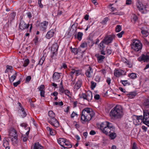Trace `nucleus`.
<instances>
[{"mask_svg":"<svg viewBox=\"0 0 149 149\" xmlns=\"http://www.w3.org/2000/svg\"><path fill=\"white\" fill-rule=\"evenodd\" d=\"M94 115L95 113L92 109L86 108L82 111L81 119L84 121H88L91 120Z\"/></svg>","mask_w":149,"mask_h":149,"instance_id":"obj_1","label":"nucleus"},{"mask_svg":"<svg viewBox=\"0 0 149 149\" xmlns=\"http://www.w3.org/2000/svg\"><path fill=\"white\" fill-rule=\"evenodd\" d=\"M123 109L122 106L117 105L111 111L110 115L112 118H121L123 115Z\"/></svg>","mask_w":149,"mask_h":149,"instance_id":"obj_2","label":"nucleus"},{"mask_svg":"<svg viewBox=\"0 0 149 149\" xmlns=\"http://www.w3.org/2000/svg\"><path fill=\"white\" fill-rule=\"evenodd\" d=\"M49 117L47 118L48 122L53 126L57 127L59 126V123L55 118V113L52 110L49 111L48 113Z\"/></svg>","mask_w":149,"mask_h":149,"instance_id":"obj_3","label":"nucleus"},{"mask_svg":"<svg viewBox=\"0 0 149 149\" xmlns=\"http://www.w3.org/2000/svg\"><path fill=\"white\" fill-rule=\"evenodd\" d=\"M131 48L136 52L140 51L142 47L141 42L138 40L134 39L133 43L131 44Z\"/></svg>","mask_w":149,"mask_h":149,"instance_id":"obj_4","label":"nucleus"},{"mask_svg":"<svg viewBox=\"0 0 149 149\" xmlns=\"http://www.w3.org/2000/svg\"><path fill=\"white\" fill-rule=\"evenodd\" d=\"M114 127L113 126L111 123L107 121L102 123L100 125V129L102 132L107 131V130H109Z\"/></svg>","mask_w":149,"mask_h":149,"instance_id":"obj_5","label":"nucleus"},{"mask_svg":"<svg viewBox=\"0 0 149 149\" xmlns=\"http://www.w3.org/2000/svg\"><path fill=\"white\" fill-rule=\"evenodd\" d=\"M115 35L113 34L107 35L104 38L103 42H104V43L105 44L108 45L112 42L113 40L115 38Z\"/></svg>","mask_w":149,"mask_h":149,"instance_id":"obj_6","label":"nucleus"},{"mask_svg":"<svg viewBox=\"0 0 149 149\" xmlns=\"http://www.w3.org/2000/svg\"><path fill=\"white\" fill-rule=\"evenodd\" d=\"M143 122L149 127V112L148 110L143 111Z\"/></svg>","mask_w":149,"mask_h":149,"instance_id":"obj_7","label":"nucleus"},{"mask_svg":"<svg viewBox=\"0 0 149 149\" xmlns=\"http://www.w3.org/2000/svg\"><path fill=\"white\" fill-rule=\"evenodd\" d=\"M139 61H143L145 62H149V53H148L146 55L142 54L138 58Z\"/></svg>","mask_w":149,"mask_h":149,"instance_id":"obj_8","label":"nucleus"},{"mask_svg":"<svg viewBox=\"0 0 149 149\" xmlns=\"http://www.w3.org/2000/svg\"><path fill=\"white\" fill-rule=\"evenodd\" d=\"M9 138H11L14 137L15 136H18L17 132L13 128H11L9 131Z\"/></svg>","mask_w":149,"mask_h":149,"instance_id":"obj_9","label":"nucleus"},{"mask_svg":"<svg viewBox=\"0 0 149 149\" xmlns=\"http://www.w3.org/2000/svg\"><path fill=\"white\" fill-rule=\"evenodd\" d=\"M126 72L121 69L117 70L114 72V75L117 77H119L120 76L125 75Z\"/></svg>","mask_w":149,"mask_h":149,"instance_id":"obj_10","label":"nucleus"},{"mask_svg":"<svg viewBox=\"0 0 149 149\" xmlns=\"http://www.w3.org/2000/svg\"><path fill=\"white\" fill-rule=\"evenodd\" d=\"M29 26L30 25L29 24H27L24 22L21 21L19 23V29L22 30H23L26 29H28Z\"/></svg>","mask_w":149,"mask_h":149,"instance_id":"obj_11","label":"nucleus"},{"mask_svg":"<svg viewBox=\"0 0 149 149\" xmlns=\"http://www.w3.org/2000/svg\"><path fill=\"white\" fill-rule=\"evenodd\" d=\"M93 69L91 67L89 66L88 68L86 70L85 74L87 77L88 78L92 77V74L93 73Z\"/></svg>","mask_w":149,"mask_h":149,"instance_id":"obj_12","label":"nucleus"},{"mask_svg":"<svg viewBox=\"0 0 149 149\" xmlns=\"http://www.w3.org/2000/svg\"><path fill=\"white\" fill-rule=\"evenodd\" d=\"M59 73L55 72L54 73L53 75V81L56 82L60 81V75Z\"/></svg>","mask_w":149,"mask_h":149,"instance_id":"obj_13","label":"nucleus"},{"mask_svg":"<svg viewBox=\"0 0 149 149\" xmlns=\"http://www.w3.org/2000/svg\"><path fill=\"white\" fill-rule=\"evenodd\" d=\"M58 46L57 43L53 44L51 49L52 54H56L58 49Z\"/></svg>","mask_w":149,"mask_h":149,"instance_id":"obj_14","label":"nucleus"},{"mask_svg":"<svg viewBox=\"0 0 149 149\" xmlns=\"http://www.w3.org/2000/svg\"><path fill=\"white\" fill-rule=\"evenodd\" d=\"M95 56L97 58V61L99 63H102L105 58V57L104 56L100 55L99 54H95Z\"/></svg>","mask_w":149,"mask_h":149,"instance_id":"obj_15","label":"nucleus"},{"mask_svg":"<svg viewBox=\"0 0 149 149\" xmlns=\"http://www.w3.org/2000/svg\"><path fill=\"white\" fill-rule=\"evenodd\" d=\"M48 24V22L46 21H44L41 24L40 27V29L42 31H44L47 28V26Z\"/></svg>","mask_w":149,"mask_h":149,"instance_id":"obj_16","label":"nucleus"},{"mask_svg":"<svg viewBox=\"0 0 149 149\" xmlns=\"http://www.w3.org/2000/svg\"><path fill=\"white\" fill-rule=\"evenodd\" d=\"M54 34V32L53 29H51L48 31L46 35V38L49 39L52 37Z\"/></svg>","mask_w":149,"mask_h":149,"instance_id":"obj_17","label":"nucleus"},{"mask_svg":"<svg viewBox=\"0 0 149 149\" xmlns=\"http://www.w3.org/2000/svg\"><path fill=\"white\" fill-rule=\"evenodd\" d=\"M67 139L65 138H60L57 140V141L59 144L62 147H63L65 143L66 142Z\"/></svg>","mask_w":149,"mask_h":149,"instance_id":"obj_18","label":"nucleus"},{"mask_svg":"<svg viewBox=\"0 0 149 149\" xmlns=\"http://www.w3.org/2000/svg\"><path fill=\"white\" fill-rule=\"evenodd\" d=\"M82 82L81 80H78L74 86V88L76 90H78L81 86Z\"/></svg>","mask_w":149,"mask_h":149,"instance_id":"obj_19","label":"nucleus"},{"mask_svg":"<svg viewBox=\"0 0 149 149\" xmlns=\"http://www.w3.org/2000/svg\"><path fill=\"white\" fill-rule=\"evenodd\" d=\"M86 50V49L83 50L81 49V51L78 52V54H76L77 56L76 57V58L77 59L82 58L83 57L84 53L85 51Z\"/></svg>","mask_w":149,"mask_h":149,"instance_id":"obj_20","label":"nucleus"},{"mask_svg":"<svg viewBox=\"0 0 149 149\" xmlns=\"http://www.w3.org/2000/svg\"><path fill=\"white\" fill-rule=\"evenodd\" d=\"M17 137L18 136H15L14 137L11 138V140L12 142V144L14 146L17 145L18 142Z\"/></svg>","mask_w":149,"mask_h":149,"instance_id":"obj_21","label":"nucleus"},{"mask_svg":"<svg viewBox=\"0 0 149 149\" xmlns=\"http://www.w3.org/2000/svg\"><path fill=\"white\" fill-rule=\"evenodd\" d=\"M64 145H65V146H64L63 147V148H71L72 146L70 142L68 140H67L64 144Z\"/></svg>","mask_w":149,"mask_h":149,"instance_id":"obj_22","label":"nucleus"},{"mask_svg":"<svg viewBox=\"0 0 149 149\" xmlns=\"http://www.w3.org/2000/svg\"><path fill=\"white\" fill-rule=\"evenodd\" d=\"M33 149H43V147L39 143H36L34 144Z\"/></svg>","mask_w":149,"mask_h":149,"instance_id":"obj_23","label":"nucleus"},{"mask_svg":"<svg viewBox=\"0 0 149 149\" xmlns=\"http://www.w3.org/2000/svg\"><path fill=\"white\" fill-rule=\"evenodd\" d=\"M9 140L6 138H5L3 141V146L6 147L9 146Z\"/></svg>","mask_w":149,"mask_h":149,"instance_id":"obj_24","label":"nucleus"},{"mask_svg":"<svg viewBox=\"0 0 149 149\" xmlns=\"http://www.w3.org/2000/svg\"><path fill=\"white\" fill-rule=\"evenodd\" d=\"M137 7L138 10L142 13H144L143 9V4L141 2L139 3L138 4L136 5Z\"/></svg>","mask_w":149,"mask_h":149,"instance_id":"obj_25","label":"nucleus"},{"mask_svg":"<svg viewBox=\"0 0 149 149\" xmlns=\"http://www.w3.org/2000/svg\"><path fill=\"white\" fill-rule=\"evenodd\" d=\"M134 116L136 118V121L137 123L140 122L139 120L141 121V122H143V117L142 116H137L136 115H134Z\"/></svg>","mask_w":149,"mask_h":149,"instance_id":"obj_26","label":"nucleus"},{"mask_svg":"<svg viewBox=\"0 0 149 149\" xmlns=\"http://www.w3.org/2000/svg\"><path fill=\"white\" fill-rule=\"evenodd\" d=\"M115 127L111 129V130H107V131H104L103 132H102L103 133L106 134V135H108L109 133L111 134V132H115Z\"/></svg>","mask_w":149,"mask_h":149,"instance_id":"obj_27","label":"nucleus"},{"mask_svg":"<svg viewBox=\"0 0 149 149\" xmlns=\"http://www.w3.org/2000/svg\"><path fill=\"white\" fill-rule=\"evenodd\" d=\"M126 95L130 99L133 98L136 95L135 93L134 92H130L129 93H126Z\"/></svg>","mask_w":149,"mask_h":149,"instance_id":"obj_28","label":"nucleus"},{"mask_svg":"<svg viewBox=\"0 0 149 149\" xmlns=\"http://www.w3.org/2000/svg\"><path fill=\"white\" fill-rule=\"evenodd\" d=\"M71 49H72V52L74 53L75 55H76L77 54H78V52H80L81 50V49L79 48L77 49L76 48H71Z\"/></svg>","mask_w":149,"mask_h":149,"instance_id":"obj_29","label":"nucleus"},{"mask_svg":"<svg viewBox=\"0 0 149 149\" xmlns=\"http://www.w3.org/2000/svg\"><path fill=\"white\" fill-rule=\"evenodd\" d=\"M17 76V74L16 72L15 74L12 75L11 77H10L9 76V81L11 83H12L14 81V80L16 79Z\"/></svg>","mask_w":149,"mask_h":149,"instance_id":"obj_30","label":"nucleus"},{"mask_svg":"<svg viewBox=\"0 0 149 149\" xmlns=\"http://www.w3.org/2000/svg\"><path fill=\"white\" fill-rule=\"evenodd\" d=\"M111 139H114L117 136L115 132H111L109 134Z\"/></svg>","mask_w":149,"mask_h":149,"instance_id":"obj_31","label":"nucleus"},{"mask_svg":"<svg viewBox=\"0 0 149 149\" xmlns=\"http://www.w3.org/2000/svg\"><path fill=\"white\" fill-rule=\"evenodd\" d=\"M92 98V94L91 91H90L87 94V100L89 102L91 100Z\"/></svg>","mask_w":149,"mask_h":149,"instance_id":"obj_32","label":"nucleus"},{"mask_svg":"<svg viewBox=\"0 0 149 149\" xmlns=\"http://www.w3.org/2000/svg\"><path fill=\"white\" fill-rule=\"evenodd\" d=\"M83 36V33L82 32H79L77 33V38L80 41Z\"/></svg>","mask_w":149,"mask_h":149,"instance_id":"obj_33","label":"nucleus"},{"mask_svg":"<svg viewBox=\"0 0 149 149\" xmlns=\"http://www.w3.org/2000/svg\"><path fill=\"white\" fill-rule=\"evenodd\" d=\"M78 23H74L71 26V29L69 31V33H70V31H71V29H73V30H74V29H75V32L77 30V27L78 26Z\"/></svg>","mask_w":149,"mask_h":149,"instance_id":"obj_34","label":"nucleus"},{"mask_svg":"<svg viewBox=\"0 0 149 149\" xmlns=\"http://www.w3.org/2000/svg\"><path fill=\"white\" fill-rule=\"evenodd\" d=\"M128 76L131 79H135L136 77V74L134 73H130L128 74Z\"/></svg>","mask_w":149,"mask_h":149,"instance_id":"obj_35","label":"nucleus"},{"mask_svg":"<svg viewBox=\"0 0 149 149\" xmlns=\"http://www.w3.org/2000/svg\"><path fill=\"white\" fill-rule=\"evenodd\" d=\"M141 33L145 37H147L149 35V33L148 32L144 30H141Z\"/></svg>","mask_w":149,"mask_h":149,"instance_id":"obj_36","label":"nucleus"},{"mask_svg":"<svg viewBox=\"0 0 149 149\" xmlns=\"http://www.w3.org/2000/svg\"><path fill=\"white\" fill-rule=\"evenodd\" d=\"M87 43L86 42H84L82 43L80 46V47H79V48H80L81 50V48H84L87 47Z\"/></svg>","mask_w":149,"mask_h":149,"instance_id":"obj_37","label":"nucleus"},{"mask_svg":"<svg viewBox=\"0 0 149 149\" xmlns=\"http://www.w3.org/2000/svg\"><path fill=\"white\" fill-rule=\"evenodd\" d=\"M122 27L120 25H118L116 28V31L117 32H119L121 30Z\"/></svg>","mask_w":149,"mask_h":149,"instance_id":"obj_38","label":"nucleus"},{"mask_svg":"<svg viewBox=\"0 0 149 149\" xmlns=\"http://www.w3.org/2000/svg\"><path fill=\"white\" fill-rule=\"evenodd\" d=\"M29 60L28 59H25L24 61V62L23 65V66L24 67H26L29 64Z\"/></svg>","mask_w":149,"mask_h":149,"instance_id":"obj_39","label":"nucleus"},{"mask_svg":"<svg viewBox=\"0 0 149 149\" xmlns=\"http://www.w3.org/2000/svg\"><path fill=\"white\" fill-rule=\"evenodd\" d=\"M45 59V58L44 56H43L40 59L39 63L38 64L42 65L43 64L44 61Z\"/></svg>","mask_w":149,"mask_h":149,"instance_id":"obj_40","label":"nucleus"},{"mask_svg":"<svg viewBox=\"0 0 149 149\" xmlns=\"http://www.w3.org/2000/svg\"><path fill=\"white\" fill-rule=\"evenodd\" d=\"M107 53L108 55H110L111 54L112 50L110 47H107L106 48Z\"/></svg>","mask_w":149,"mask_h":149,"instance_id":"obj_41","label":"nucleus"},{"mask_svg":"<svg viewBox=\"0 0 149 149\" xmlns=\"http://www.w3.org/2000/svg\"><path fill=\"white\" fill-rule=\"evenodd\" d=\"M33 41L35 45H37L38 41V38L37 36H36L35 38L33 39Z\"/></svg>","mask_w":149,"mask_h":149,"instance_id":"obj_42","label":"nucleus"},{"mask_svg":"<svg viewBox=\"0 0 149 149\" xmlns=\"http://www.w3.org/2000/svg\"><path fill=\"white\" fill-rule=\"evenodd\" d=\"M144 104L146 106H149V97L146 99L144 102Z\"/></svg>","mask_w":149,"mask_h":149,"instance_id":"obj_43","label":"nucleus"},{"mask_svg":"<svg viewBox=\"0 0 149 149\" xmlns=\"http://www.w3.org/2000/svg\"><path fill=\"white\" fill-rule=\"evenodd\" d=\"M109 18L107 17H106L101 22V23L103 25H104L106 24L107 21L108 20Z\"/></svg>","mask_w":149,"mask_h":149,"instance_id":"obj_44","label":"nucleus"},{"mask_svg":"<svg viewBox=\"0 0 149 149\" xmlns=\"http://www.w3.org/2000/svg\"><path fill=\"white\" fill-rule=\"evenodd\" d=\"M91 88L92 89H93L95 87L96 85V83L93 82V81H91Z\"/></svg>","mask_w":149,"mask_h":149,"instance_id":"obj_45","label":"nucleus"},{"mask_svg":"<svg viewBox=\"0 0 149 149\" xmlns=\"http://www.w3.org/2000/svg\"><path fill=\"white\" fill-rule=\"evenodd\" d=\"M104 42H103L102 40V42L100 44V49H104L105 46L104 45Z\"/></svg>","mask_w":149,"mask_h":149,"instance_id":"obj_46","label":"nucleus"},{"mask_svg":"<svg viewBox=\"0 0 149 149\" xmlns=\"http://www.w3.org/2000/svg\"><path fill=\"white\" fill-rule=\"evenodd\" d=\"M120 82L124 86H125L127 84H129V83L128 82L127 80H121Z\"/></svg>","mask_w":149,"mask_h":149,"instance_id":"obj_47","label":"nucleus"},{"mask_svg":"<svg viewBox=\"0 0 149 149\" xmlns=\"http://www.w3.org/2000/svg\"><path fill=\"white\" fill-rule=\"evenodd\" d=\"M124 32L123 31H122L120 33L117 34V36L119 38L122 37V35L124 34Z\"/></svg>","mask_w":149,"mask_h":149,"instance_id":"obj_48","label":"nucleus"},{"mask_svg":"<svg viewBox=\"0 0 149 149\" xmlns=\"http://www.w3.org/2000/svg\"><path fill=\"white\" fill-rule=\"evenodd\" d=\"M15 15V13L14 12H12L10 14V16L12 19H14Z\"/></svg>","mask_w":149,"mask_h":149,"instance_id":"obj_49","label":"nucleus"},{"mask_svg":"<svg viewBox=\"0 0 149 149\" xmlns=\"http://www.w3.org/2000/svg\"><path fill=\"white\" fill-rule=\"evenodd\" d=\"M64 93L66 95L69 97L70 95V92L68 90H65Z\"/></svg>","mask_w":149,"mask_h":149,"instance_id":"obj_50","label":"nucleus"},{"mask_svg":"<svg viewBox=\"0 0 149 149\" xmlns=\"http://www.w3.org/2000/svg\"><path fill=\"white\" fill-rule=\"evenodd\" d=\"M60 91L62 93H63L65 90L63 86H62L60 87L59 89Z\"/></svg>","mask_w":149,"mask_h":149,"instance_id":"obj_51","label":"nucleus"},{"mask_svg":"<svg viewBox=\"0 0 149 149\" xmlns=\"http://www.w3.org/2000/svg\"><path fill=\"white\" fill-rule=\"evenodd\" d=\"M22 139L23 140V141L24 142H26L27 141L28 139V136H25V135H24V136H22Z\"/></svg>","mask_w":149,"mask_h":149,"instance_id":"obj_52","label":"nucleus"},{"mask_svg":"<svg viewBox=\"0 0 149 149\" xmlns=\"http://www.w3.org/2000/svg\"><path fill=\"white\" fill-rule=\"evenodd\" d=\"M40 95L41 97H45V91L44 90L40 91Z\"/></svg>","mask_w":149,"mask_h":149,"instance_id":"obj_53","label":"nucleus"},{"mask_svg":"<svg viewBox=\"0 0 149 149\" xmlns=\"http://www.w3.org/2000/svg\"><path fill=\"white\" fill-rule=\"evenodd\" d=\"M21 81L20 80H19L17 81L14 83L13 84V85L15 87H16L20 83Z\"/></svg>","mask_w":149,"mask_h":149,"instance_id":"obj_54","label":"nucleus"},{"mask_svg":"<svg viewBox=\"0 0 149 149\" xmlns=\"http://www.w3.org/2000/svg\"><path fill=\"white\" fill-rule=\"evenodd\" d=\"M132 149H138L136 144L135 143H134L133 144Z\"/></svg>","mask_w":149,"mask_h":149,"instance_id":"obj_55","label":"nucleus"},{"mask_svg":"<svg viewBox=\"0 0 149 149\" xmlns=\"http://www.w3.org/2000/svg\"><path fill=\"white\" fill-rule=\"evenodd\" d=\"M45 86L43 85H41L40 86V87L39 88V90L40 91H41V90L45 91Z\"/></svg>","mask_w":149,"mask_h":149,"instance_id":"obj_56","label":"nucleus"},{"mask_svg":"<svg viewBox=\"0 0 149 149\" xmlns=\"http://www.w3.org/2000/svg\"><path fill=\"white\" fill-rule=\"evenodd\" d=\"M144 44L145 45H148L149 46V42L146 39H145L143 41Z\"/></svg>","mask_w":149,"mask_h":149,"instance_id":"obj_57","label":"nucleus"},{"mask_svg":"<svg viewBox=\"0 0 149 149\" xmlns=\"http://www.w3.org/2000/svg\"><path fill=\"white\" fill-rule=\"evenodd\" d=\"M55 134V131L53 129H52V131H51L50 132V134L52 135H54Z\"/></svg>","mask_w":149,"mask_h":149,"instance_id":"obj_58","label":"nucleus"},{"mask_svg":"<svg viewBox=\"0 0 149 149\" xmlns=\"http://www.w3.org/2000/svg\"><path fill=\"white\" fill-rule=\"evenodd\" d=\"M82 97L84 99L87 100V94L85 93H83L82 95Z\"/></svg>","mask_w":149,"mask_h":149,"instance_id":"obj_59","label":"nucleus"},{"mask_svg":"<svg viewBox=\"0 0 149 149\" xmlns=\"http://www.w3.org/2000/svg\"><path fill=\"white\" fill-rule=\"evenodd\" d=\"M31 79V77L30 76H29L27 77L26 79V81L29 82Z\"/></svg>","mask_w":149,"mask_h":149,"instance_id":"obj_60","label":"nucleus"},{"mask_svg":"<svg viewBox=\"0 0 149 149\" xmlns=\"http://www.w3.org/2000/svg\"><path fill=\"white\" fill-rule=\"evenodd\" d=\"M94 98L95 100H98L100 98V96L99 95L96 94L95 95Z\"/></svg>","mask_w":149,"mask_h":149,"instance_id":"obj_61","label":"nucleus"},{"mask_svg":"<svg viewBox=\"0 0 149 149\" xmlns=\"http://www.w3.org/2000/svg\"><path fill=\"white\" fill-rule=\"evenodd\" d=\"M132 1L131 0H127L126 1V4L127 5H130L131 4Z\"/></svg>","mask_w":149,"mask_h":149,"instance_id":"obj_62","label":"nucleus"},{"mask_svg":"<svg viewBox=\"0 0 149 149\" xmlns=\"http://www.w3.org/2000/svg\"><path fill=\"white\" fill-rule=\"evenodd\" d=\"M76 116H77V114L73 111L72 113L71 117L72 118H73Z\"/></svg>","mask_w":149,"mask_h":149,"instance_id":"obj_63","label":"nucleus"},{"mask_svg":"<svg viewBox=\"0 0 149 149\" xmlns=\"http://www.w3.org/2000/svg\"><path fill=\"white\" fill-rule=\"evenodd\" d=\"M100 77L98 76H96L95 77V80L98 82H99L100 81Z\"/></svg>","mask_w":149,"mask_h":149,"instance_id":"obj_64","label":"nucleus"}]
</instances>
